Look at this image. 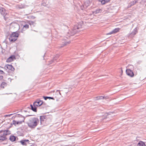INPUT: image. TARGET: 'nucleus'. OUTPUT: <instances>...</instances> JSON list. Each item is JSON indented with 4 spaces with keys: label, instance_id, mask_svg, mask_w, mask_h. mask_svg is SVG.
<instances>
[{
    "label": "nucleus",
    "instance_id": "3",
    "mask_svg": "<svg viewBox=\"0 0 146 146\" xmlns=\"http://www.w3.org/2000/svg\"><path fill=\"white\" fill-rule=\"evenodd\" d=\"M10 133V132L9 130L0 131V141H4L6 140L7 139L6 135Z\"/></svg>",
    "mask_w": 146,
    "mask_h": 146
},
{
    "label": "nucleus",
    "instance_id": "18",
    "mask_svg": "<svg viewBox=\"0 0 146 146\" xmlns=\"http://www.w3.org/2000/svg\"><path fill=\"white\" fill-rule=\"evenodd\" d=\"M3 78V77L2 76H0V80H2Z\"/></svg>",
    "mask_w": 146,
    "mask_h": 146
},
{
    "label": "nucleus",
    "instance_id": "6",
    "mask_svg": "<svg viewBox=\"0 0 146 146\" xmlns=\"http://www.w3.org/2000/svg\"><path fill=\"white\" fill-rule=\"evenodd\" d=\"M5 68V69L8 70L9 71H14L15 70L13 66L11 65L7 64L6 65Z\"/></svg>",
    "mask_w": 146,
    "mask_h": 146
},
{
    "label": "nucleus",
    "instance_id": "1",
    "mask_svg": "<svg viewBox=\"0 0 146 146\" xmlns=\"http://www.w3.org/2000/svg\"><path fill=\"white\" fill-rule=\"evenodd\" d=\"M39 121L38 118L34 117L30 120L27 123L30 127L34 128L37 126Z\"/></svg>",
    "mask_w": 146,
    "mask_h": 146
},
{
    "label": "nucleus",
    "instance_id": "21",
    "mask_svg": "<svg viewBox=\"0 0 146 146\" xmlns=\"http://www.w3.org/2000/svg\"><path fill=\"white\" fill-rule=\"evenodd\" d=\"M11 115H5V117H7V116H9L11 115Z\"/></svg>",
    "mask_w": 146,
    "mask_h": 146
},
{
    "label": "nucleus",
    "instance_id": "2",
    "mask_svg": "<svg viewBox=\"0 0 146 146\" xmlns=\"http://www.w3.org/2000/svg\"><path fill=\"white\" fill-rule=\"evenodd\" d=\"M43 102L42 101L38 100L33 103V105H31V109L35 112L37 111V108L42 105Z\"/></svg>",
    "mask_w": 146,
    "mask_h": 146
},
{
    "label": "nucleus",
    "instance_id": "7",
    "mask_svg": "<svg viewBox=\"0 0 146 146\" xmlns=\"http://www.w3.org/2000/svg\"><path fill=\"white\" fill-rule=\"evenodd\" d=\"M15 56L14 55H11L7 59L6 62H10L15 60Z\"/></svg>",
    "mask_w": 146,
    "mask_h": 146
},
{
    "label": "nucleus",
    "instance_id": "22",
    "mask_svg": "<svg viewBox=\"0 0 146 146\" xmlns=\"http://www.w3.org/2000/svg\"><path fill=\"white\" fill-rule=\"evenodd\" d=\"M1 71L2 72H3V73L4 72L3 71L1 70V71Z\"/></svg>",
    "mask_w": 146,
    "mask_h": 146
},
{
    "label": "nucleus",
    "instance_id": "16",
    "mask_svg": "<svg viewBox=\"0 0 146 146\" xmlns=\"http://www.w3.org/2000/svg\"><path fill=\"white\" fill-rule=\"evenodd\" d=\"M10 140L12 141H14L16 140V137L14 136H10Z\"/></svg>",
    "mask_w": 146,
    "mask_h": 146
},
{
    "label": "nucleus",
    "instance_id": "10",
    "mask_svg": "<svg viewBox=\"0 0 146 146\" xmlns=\"http://www.w3.org/2000/svg\"><path fill=\"white\" fill-rule=\"evenodd\" d=\"M120 30V29L119 28H115L111 32L108 34L109 35H111L113 34L116 33L118 32H119Z\"/></svg>",
    "mask_w": 146,
    "mask_h": 146
},
{
    "label": "nucleus",
    "instance_id": "5",
    "mask_svg": "<svg viewBox=\"0 0 146 146\" xmlns=\"http://www.w3.org/2000/svg\"><path fill=\"white\" fill-rule=\"evenodd\" d=\"M23 122H24V119L22 117V119L20 121H17L15 120H13L12 122V124L11 125L13 124L16 125H17L20 124Z\"/></svg>",
    "mask_w": 146,
    "mask_h": 146
},
{
    "label": "nucleus",
    "instance_id": "19",
    "mask_svg": "<svg viewBox=\"0 0 146 146\" xmlns=\"http://www.w3.org/2000/svg\"><path fill=\"white\" fill-rule=\"evenodd\" d=\"M44 98L45 100H46L48 98V97H44Z\"/></svg>",
    "mask_w": 146,
    "mask_h": 146
},
{
    "label": "nucleus",
    "instance_id": "17",
    "mask_svg": "<svg viewBox=\"0 0 146 146\" xmlns=\"http://www.w3.org/2000/svg\"><path fill=\"white\" fill-rule=\"evenodd\" d=\"M29 26L28 25H25L24 26V27H25L26 28H29Z\"/></svg>",
    "mask_w": 146,
    "mask_h": 146
},
{
    "label": "nucleus",
    "instance_id": "8",
    "mask_svg": "<svg viewBox=\"0 0 146 146\" xmlns=\"http://www.w3.org/2000/svg\"><path fill=\"white\" fill-rule=\"evenodd\" d=\"M126 73L127 75L131 77H133L134 76V74L133 71L130 69H128L126 70Z\"/></svg>",
    "mask_w": 146,
    "mask_h": 146
},
{
    "label": "nucleus",
    "instance_id": "4",
    "mask_svg": "<svg viewBox=\"0 0 146 146\" xmlns=\"http://www.w3.org/2000/svg\"><path fill=\"white\" fill-rule=\"evenodd\" d=\"M19 36V34L17 32H13L9 35V39L10 42H14L17 40Z\"/></svg>",
    "mask_w": 146,
    "mask_h": 146
},
{
    "label": "nucleus",
    "instance_id": "9",
    "mask_svg": "<svg viewBox=\"0 0 146 146\" xmlns=\"http://www.w3.org/2000/svg\"><path fill=\"white\" fill-rule=\"evenodd\" d=\"M0 12L4 16H5L7 14L5 9L3 8H1L0 9Z\"/></svg>",
    "mask_w": 146,
    "mask_h": 146
},
{
    "label": "nucleus",
    "instance_id": "12",
    "mask_svg": "<svg viewBox=\"0 0 146 146\" xmlns=\"http://www.w3.org/2000/svg\"><path fill=\"white\" fill-rule=\"evenodd\" d=\"M111 0H98V1L100 2L102 5H104L109 2Z\"/></svg>",
    "mask_w": 146,
    "mask_h": 146
},
{
    "label": "nucleus",
    "instance_id": "15",
    "mask_svg": "<svg viewBox=\"0 0 146 146\" xmlns=\"http://www.w3.org/2000/svg\"><path fill=\"white\" fill-rule=\"evenodd\" d=\"M46 119V116L45 115H42L40 116V120L41 122L44 121Z\"/></svg>",
    "mask_w": 146,
    "mask_h": 146
},
{
    "label": "nucleus",
    "instance_id": "11",
    "mask_svg": "<svg viewBox=\"0 0 146 146\" xmlns=\"http://www.w3.org/2000/svg\"><path fill=\"white\" fill-rule=\"evenodd\" d=\"M29 140L25 139L21 141L20 142L22 145H26L27 144L29 143Z\"/></svg>",
    "mask_w": 146,
    "mask_h": 146
},
{
    "label": "nucleus",
    "instance_id": "13",
    "mask_svg": "<svg viewBox=\"0 0 146 146\" xmlns=\"http://www.w3.org/2000/svg\"><path fill=\"white\" fill-rule=\"evenodd\" d=\"M7 86V84L5 82H3L0 85V87L2 88H4L6 87Z\"/></svg>",
    "mask_w": 146,
    "mask_h": 146
},
{
    "label": "nucleus",
    "instance_id": "20",
    "mask_svg": "<svg viewBox=\"0 0 146 146\" xmlns=\"http://www.w3.org/2000/svg\"><path fill=\"white\" fill-rule=\"evenodd\" d=\"M48 98L50 99H53V100L54 99V98H53L51 97H48Z\"/></svg>",
    "mask_w": 146,
    "mask_h": 146
},
{
    "label": "nucleus",
    "instance_id": "14",
    "mask_svg": "<svg viewBox=\"0 0 146 146\" xmlns=\"http://www.w3.org/2000/svg\"><path fill=\"white\" fill-rule=\"evenodd\" d=\"M136 146H146V145L144 142L140 141L139 142Z\"/></svg>",
    "mask_w": 146,
    "mask_h": 146
}]
</instances>
